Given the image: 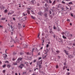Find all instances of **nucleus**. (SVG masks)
Returning <instances> with one entry per match:
<instances>
[{"label": "nucleus", "instance_id": "53", "mask_svg": "<svg viewBox=\"0 0 75 75\" xmlns=\"http://www.w3.org/2000/svg\"><path fill=\"white\" fill-rule=\"evenodd\" d=\"M45 6L46 7H47V4H45Z\"/></svg>", "mask_w": 75, "mask_h": 75}, {"label": "nucleus", "instance_id": "8", "mask_svg": "<svg viewBox=\"0 0 75 75\" xmlns=\"http://www.w3.org/2000/svg\"><path fill=\"white\" fill-rule=\"evenodd\" d=\"M34 50H35L34 48H33L32 49V51L31 52H30V54H31L32 55H33V51H34Z\"/></svg>", "mask_w": 75, "mask_h": 75}, {"label": "nucleus", "instance_id": "27", "mask_svg": "<svg viewBox=\"0 0 75 75\" xmlns=\"http://www.w3.org/2000/svg\"><path fill=\"white\" fill-rule=\"evenodd\" d=\"M68 4H70V5H71V4L72 5V2H69Z\"/></svg>", "mask_w": 75, "mask_h": 75}, {"label": "nucleus", "instance_id": "34", "mask_svg": "<svg viewBox=\"0 0 75 75\" xmlns=\"http://www.w3.org/2000/svg\"><path fill=\"white\" fill-rule=\"evenodd\" d=\"M24 48H27V45H25Z\"/></svg>", "mask_w": 75, "mask_h": 75}, {"label": "nucleus", "instance_id": "9", "mask_svg": "<svg viewBox=\"0 0 75 75\" xmlns=\"http://www.w3.org/2000/svg\"><path fill=\"white\" fill-rule=\"evenodd\" d=\"M68 57L70 58H74V57L72 56V55H69L68 56Z\"/></svg>", "mask_w": 75, "mask_h": 75}, {"label": "nucleus", "instance_id": "17", "mask_svg": "<svg viewBox=\"0 0 75 75\" xmlns=\"http://www.w3.org/2000/svg\"><path fill=\"white\" fill-rule=\"evenodd\" d=\"M27 13L28 14H30V12L29 10H27Z\"/></svg>", "mask_w": 75, "mask_h": 75}, {"label": "nucleus", "instance_id": "6", "mask_svg": "<svg viewBox=\"0 0 75 75\" xmlns=\"http://www.w3.org/2000/svg\"><path fill=\"white\" fill-rule=\"evenodd\" d=\"M38 14L39 15V16H42V14H43V13L41 12H39L38 13Z\"/></svg>", "mask_w": 75, "mask_h": 75}, {"label": "nucleus", "instance_id": "63", "mask_svg": "<svg viewBox=\"0 0 75 75\" xmlns=\"http://www.w3.org/2000/svg\"><path fill=\"white\" fill-rule=\"evenodd\" d=\"M41 59V57H39V59Z\"/></svg>", "mask_w": 75, "mask_h": 75}, {"label": "nucleus", "instance_id": "20", "mask_svg": "<svg viewBox=\"0 0 75 75\" xmlns=\"http://www.w3.org/2000/svg\"><path fill=\"white\" fill-rule=\"evenodd\" d=\"M60 52L59 50H57L56 51V52H57V54H58Z\"/></svg>", "mask_w": 75, "mask_h": 75}, {"label": "nucleus", "instance_id": "41", "mask_svg": "<svg viewBox=\"0 0 75 75\" xmlns=\"http://www.w3.org/2000/svg\"><path fill=\"white\" fill-rule=\"evenodd\" d=\"M62 3L63 4H65V2L64 1H62Z\"/></svg>", "mask_w": 75, "mask_h": 75}, {"label": "nucleus", "instance_id": "19", "mask_svg": "<svg viewBox=\"0 0 75 75\" xmlns=\"http://www.w3.org/2000/svg\"><path fill=\"white\" fill-rule=\"evenodd\" d=\"M46 57H47V55H43L42 56V57L43 59L46 58Z\"/></svg>", "mask_w": 75, "mask_h": 75}, {"label": "nucleus", "instance_id": "28", "mask_svg": "<svg viewBox=\"0 0 75 75\" xmlns=\"http://www.w3.org/2000/svg\"><path fill=\"white\" fill-rule=\"evenodd\" d=\"M6 67V64H4V65H3L2 66V67L3 68H5V67Z\"/></svg>", "mask_w": 75, "mask_h": 75}, {"label": "nucleus", "instance_id": "47", "mask_svg": "<svg viewBox=\"0 0 75 75\" xmlns=\"http://www.w3.org/2000/svg\"><path fill=\"white\" fill-rule=\"evenodd\" d=\"M49 47V45L48 44H47L46 45V47L47 48H48V47Z\"/></svg>", "mask_w": 75, "mask_h": 75}, {"label": "nucleus", "instance_id": "15", "mask_svg": "<svg viewBox=\"0 0 75 75\" xmlns=\"http://www.w3.org/2000/svg\"><path fill=\"white\" fill-rule=\"evenodd\" d=\"M16 42H19V41L18 40V39H17V37H16Z\"/></svg>", "mask_w": 75, "mask_h": 75}, {"label": "nucleus", "instance_id": "16", "mask_svg": "<svg viewBox=\"0 0 75 75\" xmlns=\"http://www.w3.org/2000/svg\"><path fill=\"white\" fill-rule=\"evenodd\" d=\"M18 24L19 28H21V24L20 23H18Z\"/></svg>", "mask_w": 75, "mask_h": 75}, {"label": "nucleus", "instance_id": "52", "mask_svg": "<svg viewBox=\"0 0 75 75\" xmlns=\"http://www.w3.org/2000/svg\"><path fill=\"white\" fill-rule=\"evenodd\" d=\"M35 51H38V50H37V48H36L35 49Z\"/></svg>", "mask_w": 75, "mask_h": 75}, {"label": "nucleus", "instance_id": "7", "mask_svg": "<svg viewBox=\"0 0 75 75\" xmlns=\"http://www.w3.org/2000/svg\"><path fill=\"white\" fill-rule=\"evenodd\" d=\"M19 36H20V39L21 40H22V39H23V37L22 36L21 34H19Z\"/></svg>", "mask_w": 75, "mask_h": 75}, {"label": "nucleus", "instance_id": "23", "mask_svg": "<svg viewBox=\"0 0 75 75\" xmlns=\"http://www.w3.org/2000/svg\"><path fill=\"white\" fill-rule=\"evenodd\" d=\"M19 62H20V60H19V59H18L17 61H16V63H19Z\"/></svg>", "mask_w": 75, "mask_h": 75}, {"label": "nucleus", "instance_id": "44", "mask_svg": "<svg viewBox=\"0 0 75 75\" xmlns=\"http://www.w3.org/2000/svg\"><path fill=\"white\" fill-rule=\"evenodd\" d=\"M7 10H4V13H7Z\"/></svg>", "mask_w": 75, "mask_h": 75}, {"label": "nucleus", "instance_id": "39", "mask_svg": "<svg viewBox=\"0 0 75 75\" xmlns=\"http://www.w3.org/2000/svg\"><path fill=\"white\" fill-rule=\"evenodd\" d=\"M5 62L6 63H7L8 64H9V62H8V61H5Z\"/></svg>", "mask_w": 75, "mask_h": 75}, {"label": "nucleus", "instance_id": "38", "mask_svg": "<svg viewBox=\"0 0 75 75\" xmlns=\"http://www.w3.org/2000/svg\"><path fill=\"white\" fill-rule=\"evenodd\" d=\"M62 35H64V34H65V33L64 32H62Z\"/></svg>", "mask_w": 75, "mask_h": 75}, {"label": "nucleus", "instance_id": "11", "mask_svg": "<svg viewBox=\"0 0 75 75\" xmlns=\"http://www.w3.org/2000/svg\"><path fill=\"white\" fill-rule=\"evenodd\" d=\"M69 33H68V32H66V34L65 35H66V36H68V35H69Z\"/></svg>", "mask_w": 75, "mask_h": 75}, {"label": "nucleus", "instance_id": "5", "mask_svg": "<svg viewBox=\"0 0 75 75\" xmlns=\"http://www.w3.org/2000/svg\"><path fill=\"white\" fill-rule=\"evenodd\" d=\"M23 67H24V64H21L20 66H18L19 68H21V69H22V68H23Z\"/></svg>", "mask_w": 75, "mask_h": 75}, {"label": "nucleus", "instance_id": "26", "mask_svg": "<svg viewBox=\"0 0 75 75\" xmlns=\"http://www.w3.org/2000/svg\"><path fill=\"white\" fill-rule=\"evenodd\" d=\"M31 18H33V19H35V17H33L32 16H31Z\"/></svg>", "mask_w": 75, "mask_h": 75}, {"label": "nucleus", "instance_id": "43", "mask_svg": "<svg viewBox=\"0 0 75 75\" xmlns=\"http://www.w3.org/2000/svg\"><path fill=\"white\" fill-rule=\"evenodd\" d=\"M28 63L27 62L26 64V66H27V67L28 66Z\"/></svg>", "mask_w": 75, "mask_h": 75}, {"label": "nucleus", "instance_id": "56", "mask_svg": "<svg viewBox=\"0 0 75 75\" xmlns=\"http://www.w3.org/2000/svg\"><path fill=\"white\" fill-rule=\"evenodd\" d=\"M26 72H23V74H26Z\"/></svg>", "mask_w": 75, "mask_h": 75}, {"label": "nucleus", "instance_id": "60", "mask_svg": "<svg viewBox=\"0 0 75 75\" xmlns=\"http://www.w3.org/2000/svg\"><path fill=\"white\" fill-rule=\"evenodd\" d=\"M70 75V73L69 72L67 73V75Z\"/></svg>", "mask_w": 75, "mask_h": 75}, {"label": "nucleus", "instance_id": "46", "mask_svg": "<svg viewBox=\"0 0 75 75\" xmlns=\"http://www.w3.org/2000/svg\"><path fill=\"white\" fill-rule=\"evenodd\" d=\"M3 73H5V72H6V70H3Z\"/></svg>", "mask_w": 75, "mask_h": 75}, {"label": "nucleus", "instance_id": "3", "mask_svg": "<svg viewBox=\"0 0 75 75\" xmlns=\"http://www.w3.org/2000/svg\"><path fill=\"white\" fill-rule=\"evenodd\" d=\"M3 57L4 58V59H6V58L7 57V55L6 54H3Z\"/></svg>", "mask_w": 75, "mask_h": 75}, {"label": "nucleus", "instance_id": "14", "mask_svg": "<svg viewBox=\"0 0 75 75\" xmlns=\"http://www.w3.org/2000/svg\"><path fill=\"white\" fill-rule=\"evenodd\" d=\"M64 52H65L66 55H68V51L66 50H64Z\"/></svg>", "mask_w": 75, "mask_h": 75}, {"label": "nucleus", "instance_id": "22", "mask_svg": "<svg viewBox=\"0 0 75 75\" xmlns=\"http://www.w3.org/2000/svg\"><path fill=\"white\" fill-rule=\"evenodd\" d=\"M44 16L45 17H47V13H45Z\"/></svg>", "mask_w": 75, "mask_h": 75}, {"label": "nucleus", "instance_id": "64", "mask_svg": "<svg viewBox=\"0 0 75 75\" xmlns=\"http://www.w3.org/2000/svg\"><path fill=\"white\" fill-rule=\"evenodd\" d=\"M73 45L74 46H75V43H73Z\"/></svg>", "mask_w": 75, "mask_h": 75}, {"label": "nucleus", "instance_id": "50", "mask_svg": "<svg viewBox=\"0 0 75 75\" xmlns=\"http://www.w3.org/2000/svg\"><path fill=\"white\" fill-rule=\"evenodd\" d=\"M13 54H14V55H16V53L15 52H13Z\"/></svg>", "mask_w": 75, "mask_h": 75}, {"label": "nucleus", "instance_id": "55", "mask_svg": "<svg viewBox=\"0 0 75 75\" xmlns=\"http://www.w3.org/2000/svg\"><path fill=\"white\" fill-rule=\"evenodd\" d=\"M22 14H23V16H25V13H22Z\"/></svg>", "mask_w": 75, "mask_h": 75}, {"label": "nucleus", "instance_id": "24", "mask_svg": "<svg viewBox=\"0 0 75 75\" xmlns=\"http://www.w3.org/2000/svg\"><path fill=\"white\" fill-rule=\"evenodd\" d=\"M57 31H60V29H59V28L58 27H57Z\"/></svg>", "mask_w": 75, "mask_h": 75}, {"label": "nucleus", "instance_id": "54", "mask_svg": "<svg viewBox=\"0 0 75 75\" xmlns=\"http://www.w3.org/2000/svg\"><path fill=\"white\" fill-rule=\"evenodd\" d=\"M58 67H59L58 66V65H56V68H58Z\"/></svg>", "mask_w": 75, "mask_h": 75}, {"label": "nucleus", "instance_id": "31", "mask_svg": "<svg viewBox=\"0 0 75 75\" xmlns=\"http://www.w3.org/2000/svg\"><path fill=\"white\" fill-rule=\"evenodd\" d=\"M23 54H24V53H23V52H21L20 53V55H23Z\"/></svg>", "mask_w": 75, "mask_h": 75}, {"label": "nucleus", "instance_id": "32", "mask_svg": "<svg viewBox=\"0 0 75 75\" xmlns=\"http://www.w3.org/2000/svg\"><path fill=\"white\" fill-rule=\"evenodd\" d=\"M5 19H6L5 18H2L1 20H5Z\"/></svg>", "mask_w": 75, "mask_h": 75}, {"label": "nucleus", "instance_id": "29", "mask_svg": "<svg viewBox=\"0 0 75 75\" xmlns=\"http://www.w3.org/2000/svg\"><path fill=\"white\" fill-rule=\"evenodd\" d=\"M39 69L40 70V68H42V66H41V65L40 64L39 65Z\"/></svg>", "mask_w": 75, "mask_h": 75}, {"label": "nucleus", "instance_id": "61", "mask_svg": "<svg viewBox=\"0 0 75 75\" xmlns=\"http://www.w3.org/2000/svg\"><path fill=\"white\" fill-rule=\"evenodd\" d=\"M12 60L13 61H15V59H14V58H13Z\"/></svg>", "mask_w": 75, "mask_h": 75}, {"label": "nucleus", "instance_id": "4", "mask_svg": "<svg viewBox=\"0 0 75 75\" xmlns=\"http://www.w3.org/2000/svg\"><path fill=\"white\" fill-rule=\"evenodd\" d=\"M42 64V62L41 61H39L38 62H37V65H40L41 64Z\"/></svg>", "mask_w": 75, "mask_h": 75}, {"label": "nucleus", "instance_id": "42", "mask_svg": "<svg viewBox=\"0 0 75 75\" xmlns=\"http://www.w3.org/2000/svg\"><path fill=\"white\" fill-rule=\"evenodd\" d=\"M11 29H13V26L12 25H11Z\"/></svg>", "mask_w": 75, "mask_h": 75}, {"label": "nucleus", "instance_id": "1", "mask_svg": "<svg viewBox=\"0 0 75 75\" xmlns=\"http://www.w3.org/2000/svg\"><path fill=\"white\" fill-rule=\"evenodd\" d=\"M16 42H15V40H14L13 39H11L10 41L9 44H13V43H15Z\"/></svg>", "mask_w": 75, "mask_h": 75}, {"label": "nucleus", "instance_id": "25", "mask_svg": "<svg viewBox=\"0 0 75 75\" xmlns=\"http://www.w3.org/2000/svg\"><path fill=\"white\" fill-rule=\"evenodd\" d=\"M55 4V1H53V3L52 4V5H54Z\"/></svg>", "mask_w": 75, "mask_h": 75}, {"label": "nucleus", "instance_id": "37", "mask_svg": "<svg viewBox=\"0 0 75 75\" xmlns=\"http://www.w3.org/2000/svg\"><path fill=\"white\" fill-rule=\"evenodd\" d=\"M22 58H19L18 59H19V61H21V60H22Z\"/></svg>", "mask_w": 75, "mask_h": 75}, {"label": "nucleus", "instance_id": "59", "mask_svg": "<svg viewBox=\"0 0 75 75\" xmlns=\"http://www.w3.org/2000/svg\"><path fill=\"white\" fill-rule=\"evenodd\" d=\"M67 21H70V20L69 19H67Z\"/></svg>", "mask_w": 75, "mask_h": 75}, {"label": "nucleus", "instance_id": "57", "mask_svg": "<svg viewBox=\"0 0 75 75\" xmlns=\"http://www.w3.org/2000/svg\"><path fill=\"white\" fill-rule=\"evenodd\" d=\"M13 20H14V21H15L16 20V19H15V18H13Z\"/></svg>", "mask_w": 75, "mask_h": 75}, {"label": "nucleus", "instance_id": "58", "mask_svg": "<svg viewBox=\"0 0 75 75\" xmlns=\"http://www.w3.org/2000/svg\"><path fill=\"white\" fill-rule=\"evenodd\" d=\"M66 9H67V10H69V8H68V7H66Z\"/></svg>", "mask_w": 75, "mask_h": 75}, {"label": "nucleus", "instance_id": "13", "mask_svg": "<svg viewBox=\"0 0 75 75\" xmlns=\"http://www.w3.org/2000/svg\"><path fill=\"white\" fill-rule=\"evenodd\" d=\"M7 67L8 68H10L11 65L10 64H8L7 65Z\"/></svg>", "mask_w": 75, "mask_h": 75}, {"label": "nucleus", "instance_id": "2", "mask_svg": "<svg viewBox=\"0 0 75 75\" xmlns=\"http://www.w3.org/2000/svg\"><path fill=\"white\" fill-rule=\"evenodd\" d=\"M14 12L13 11H10L8 13V15H9V14H11V15L12 14H13L14 13Z\"/></svg>", "mask_w": 75, "mask_h": 75}, {"label": "nucleus", "instance_id": "18", "mask_svg": "<svg viewBox=\"0 0 75 75\" xmlns=\"http://www.w3.org/2000/svg\"><path fill=\"white\" fill-rule=\"evenodd\" d=\"M53 29L54 30H57V28H56L55 25L53 26Z\"/></svg>", "mask_w": 75, "mask_h": 75}, {"label": "nucleus", "instance_id": "45", "mask_svg": "<svg viewBox=\"0 0 75 75\" xmlns=\"http://www.w3.org/2000/svg\"><path fill=\"white\" fill-rule=\"evenodd\" d=\"M41 40H42V41H43V40H44V38L43 37L41 39Z\"/></svg>", "mask_w": 75, "mask_h": 75}, {"label": "nucleus", "instance_id": "36", "mask_svg": "<svg viewBox=\"0 0 75 75\" xmlns=\"http://www.w3.org/2000/svg\"><path fill=\"white\" fill-rule=\"evenodd\" d=\"M13 64L14 65H17V63H13Z\"/></svg>", "mask_w": 75, "mask_h": 75}, {"label": "nucleus", "instance_id": "30", "mask_svg": "<svg viewBox=\"0 0 75 75\" xmlns=\"http://www.w3.org/2000/svg\"><path fill=\"white\" fill-rule=\"evenodd\" d=\"M50 33H52V30L50 29Z\"/></svg>", "mask_w": 75, "mask_h": 75}, {"label": "nucleus", "instance_id": "49", "mask_svg": "<svg viewBox=\"0 0 75 75\" xmlns=\"http://www.w3.org/2000/svg\"><path fill=\"white\" fill-rule=\"evenodd\" d=\"M49 1L50 3H52V1H51V0H49Z\"/></svg>", "mask_w": 75, "mask_h": 75}, {"label": "nucleus", "instance_id": "48", "mask_svg": "<svg viewBox=\"0 0 75 75\" xmlns=\"http://www.w3.org/2000/svg\"><path fill=\"white\" fill-rule=\"evenodd\" d=\"M37 60L36 59L34 60L33 61V62L34 63Z\"/></svg>", "mask_w": 75, "mask_h": 75}, {"label": "nucleus", "instance_id": "21", "mask_svg": "<svg viewBox=\"0 0 75 75\" xmlns=\"http://www.w3.org/2000/svg\"><path fill=\"white\" fill-rule=\"evenodd\" d=\"M62 37L63 38H64V39H66L67 38L64 35H63L62 36Z\"/></svg>", "mask_w": 75, "mask_h": 75}, {"label": "nucleus", "instance_id": "51", "mask_svg": "<svg viewBox=\"0 0 75 75\" xmlns=\"http://www.w3.org/2000/svg\"><path fill=\"white\" fill-rule=\"evenodd\" d=\"M64 65H66V62H65L64 63Z\"/></svg>", "mask_w": 75, "mask_h": 75}, {"label": "nucleus", "instance_id": "40", "mask_svg": "<svg viewBox=\"0 0 75 75\" xmlns=\"http://www.w3.org/2000/svg\"><path fill=\"white\" fill-rule=\"evenodd\" d=\"M40 34L39 33L38 35V38H40V37H39V36H40Z\"/></svg>", "mask_w": 75, "mask_h": 75}, {"label": "nucleus", "instance_id": "10", "mask_svg": "<svg viewBox=\"0 0 75 75\" xmlns=\"http://www.w3.org/2000/svg\"><path fill=\"white\" fill-rule=\"evenodd\" d=\"M52 11H52V9H51L50 10L49 12V13L50 14H51V13H52V12H51Z\"/></svg>", "mask_w": 75, "mask_h": 75}, {"label": "nucleus", "instance_id": "35", "mask_svg": "<svg viewBox=\"0 0 75 75\" xmlns=\"http://www.w3.org/2000/svg\"><path fill=\"white\" fill-rule=\"evenodd\" d=\"M66 68V66H64L63 68V70L65 69Z\"/></svg>", "mask_w": 75, "mask_h": 75}, {"label": "nucleus", "instance_id": "12", "mask_svg": "<svg viewBox=\"0 0 75 75\" xmlns=\"http://www.w3.org/2000/svg\"><path fill=\"white\" fill-rule=\"evenodd\" d=\"M31 2L32 3L34 4V3H35V0H32L31 1Z\"/></svg>", "mask_w": 75, "mask_h": 75}, {"label": "nucleus", "instance_id": "62", "mask_svg": "<svg viewBox=\"0 0 75 75\" xmlns=\"http://www.w3.org/2000/svg\"><path fill=\"white\" fill-rule=\"evenodd\" d=\"M69 45H72V43H70Z\"/></svg>", "mask_w": 75, "mask_h": 75}, {"label": "nucleus", "instance_id": "33", "mask_svg": "<svg viewBox=\"0 0 75 75\" xmlns=\"http://www.w3.org/2000/svg\"><path fill=\"white\" fill-rule=\"evenodd\" d=\"M31 12L32 14H34V11H32Z\"/></svg>", "mask_w": 75, "mask_h": 75}]
</instances>
